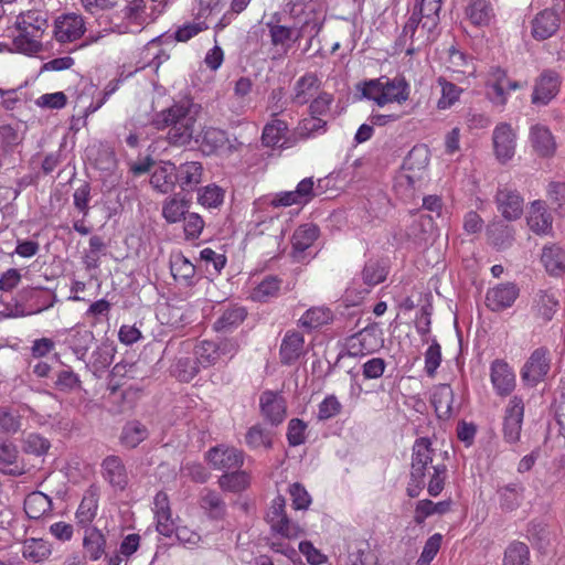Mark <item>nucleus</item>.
<instances>
[{"instance_id":"nucleus-1","label":"nucleus","mask_w":565,"mask_h":565,"mask_svg":"<svg viewBox=\"0 0 565 565\" xmlns=\"http://www.w3.org/2000/svg\"><path fill=\"white\" fill-rule=\"evenodd\" d=\"M200 106L190 102L173 104L157 113L152 125L158 130L168 129L166 140L173 147H186L193 139Z\"/></svg>"},{"instance_id":"nucleus-2","label":"nucleus","mask_w":565,"mask_h":565,"mask_svg":"<svg viewBox=\"0 0 565 565\" xmlns=\"http://www.w3.org/2000/svg\"><path fill=\"white\" fill-rule=\"evenodd\" d=\"M18 34L13 36V47L17 52L32 55L42 51L43 34L49 26L47 20L39 11H28L17 19Z\"/></svg>"},{"instance_id":"nucleus-3","label":"nucleus","mask_w":565,"mask_h":565,"mask_svg":"<svg viewBox=\"0 0 565 565\" xmlns=\"http://www.w3.org/2000/svg\"><path fill=\"white\" fill-rule=\"evenodd\" d=\"M409 86L404 77L390 78L381 76L365 81L361 84L362 97L373 100L382 107L390 103L402 104L408 99Z\"/></svg>"},{"instance_id":"nucleus-4","label":"nucleus","mask_w":565,"mask_h":565,"mask_svg":"<svg viewBox=\"0 0 565 565\" xmlns=\"http://www.w3.org/2000/svg\"><path fill=\"white\" fill-rule=\"evenodd\" d=\"M384 345L383 330L372 323L347 340L348 355L356 358L372 354Z\"/></svg>"},{"instance_id":"nucleus-5","label":"nucleus","mask_w":565,"mask_h":565,"mask_svg":"<svg viewBox=\"0 0 565 565\" xmlns=\"http://www.w3.org/2000/svg\"><path fill=\"white\" fill-rule=\"evenodd\" d=\"M19 301L25 307L22 315H35L53 307L56 295L45 288L26 287L19 292Z\"/></svg>"},{"instance_id":"nucleus-6","label":"nucleus","mask_w":565,"mask_h":565,"mask_svg":"<svg viewBox=\"0 0 565 565\" xmlns=\"http://www.w3.org/2000/svg\"><path fill=\"white\" fill-rule=\"evenodd\" d=\"M205 459L213 469L222 470L226 473L241 469L244 463V454L234 447L218 445L205 454Z\"/></svg>"},{"instance_id":"nucleus-7","label":"nucleus","mask_w":565,"mask_h":565,"mask_svg":"<svg viewBox=\"0 0 565 565\" xmlns=\"http://www.w3.org/2000/svg\"><path fill=\"white\" fill-rule=\"evenodd\" d=\"M435 450L429 438H417L412 448L411 475L415 479L430 475Z\"/></svg>"},{"instance_id":"nucleus-8","label":"nucleus","mask_w":565,"mask_h":565,"mask_svg":"<svg viewBox=\"0 0 565 565\" xmlns=\"http://www.w3.org/2000/svg\"><path fill=\"white\" fill-rule=\"evenodd\" d=\"M498 211L507 221H515L523 214V198L515 189L499 186L494 196Z\"/></svg>"},{"instance_id":"nucleus-9","label":"nucleus","mask_w":565,"mask_h":565,"mask_svg":"<svg viewBox=\"0 0 565 565\" xmlns=\"http://www.w3.org/2000/svg\"><path fill=\"white\" fill-rule=\"evenodd\" d=\"M260 413L273 426L281 424L286 417L287 403L279 392L264 391L259 396Z\"/></svg>"},{"instance_id":"nucleus-10","label":"nucleus","mask_w":565,"mask_h":565,"mask_svg":"<svg viewBox=\"0 0 565 565\" xmlns=\"http://www.w3.org/2000/svg\"><path fill=\"white\" fill-rule=\"evenodd\" d=\"M523 416V401L518 396H513L505 408L503 422V435L508 443L514 444L520 439Z\"/></svg>"},{"instance_id":"nucleus-11","label":"nucleus","mask_w":565,"mask_h":565,"mask_svg":"<svg viewBox=\"0 0 565 565\" xmlns=\"http://www.w3.org/2000/svg\"><path fill=\"white\" fill-rule=\"evenodd\" d=\"M85 32V22L82 15L67 13L58 17L54 24V36L61 43L73 42Z\"/></svg>"},{"instance_id":"nucleus-12","label":"nucleus","mask_w":565,"mask_h":565,"mask_svg":"<svg viewBox=\"0 0 565 565\" xmlns=\"http://www.w3.org/2000/svg\"><path fill=\"white\" fill-rule=\"evenodd\" d=\"M529 228L536 235H550L553 232V216L547 210L546 202L535 200L531 203L526 216Z\"/></svg>"},{"instance_id":"nucleus-13","label":"nucleus","mask_w":565,"mask_h":565,"mask_svg":"<svg viewBox=\"0 0 565 565\" xmlns=\"http://www.w3.org/2000/svg\"><path fill=\"white\" fill-rule=\"evenodd\" d=\"M493 148L497 159L505 163L515 153V134L507 122L498 125L492 135Z\"/></svg>"},{"instance_id":"nucleus-14","label":"nucleus","mask_w":565,"mask_h":565,"mask_svg":"<svg viewBox=\"0 0 565 565\" xmlns=\"http://www.w3.org/2000/svg\"><path fill=\"white\" fill-rule=\"evenodd\" d=\"M102 473L111 488L124 491L129 484V476L122 459L118 456H107L102 462Z\"/></svg>"},{"instance_id":"nucleus-15","label":"nucleus","mask_w":565,"mask_h":565,"mask_svg":"<svg viewBox=\"0 0 565 565\" xmlns=\"http://www.w3.org/2000/svg\"><path fill=\"white\" fill-rule=\"evenodd\" d=\"M550 371L548 351L544 348L536 349L524 364L521 375L524 381L534 385L542 381Z\"/></svg>"},{"instance_id":"nucleus-16","label":"nucleus","mask_w":565,"mask_h":565,"mask_svg":"<svg viewBox=\"0 0 565 565\" xmlns=\"http://www.w3.org/2000/svg\"><path fill=\"white\" fill-rule=\"evenodd\" d=\"M559 76L554 71H544L537 78L532 94V103L547 105L559 90Z\"/></svg>"},{"instance_id":"nucleus-17","label":"nucleus","mask_w":565,"mask_h":565,"mask_svg":"<svg viewBox=\"0 0 565 565\" xmlns=\"http://www.w3.org/2000/svg\"><path fill=\"white\" fill-rule=\"evenodd\" d=\"M203 166L199 161H186L179 166L175 164L174 181L182 191H194L202 182Z\"/></svg>"},{"instance_id":"nucleus-18","label":"nucleus","mask_w":565,"mask_h":565,"mask_svg":"<svg viewBox=\"0 0 565 565\" xmlns=\"http://www.w3.org/2000/svg\"><path fill=\"white\" fill-rule=\"evenodd\" d=\"M559 29V17L552 9L540 11L532 20V36L543 41L553 36Z\"/></svg>"},{"instance_id":"nucleus-19","label":"nucleus","mask_w":565,"mask_h":565,"mask_svg":"<svg viewBox=\"0 0 565 565\" xmlns=\"http://www.w3.org/2000/svg\"><path fill=\"white\" fill-rule=\"evenodd\" d=\"M519 295L514 284H500L488 290L486 303L492 311H501L512 306Z\"/></svg>"},{"instance_id":"nucleus-20","label":"nucleus","mask_w":565,"mask_h":565,"mask_svg":"<svg viewBox=\"0 0 565 565\" xmlns=\"http://www.w3.org/2000/svg\"><path fill=\"white\" fill-rule=\"evenodd\" d=\"M490 377L495 392L501 396L509 395L515 386V375L502 360L492 362Z\"/></svg>"},{"instance_id":"nucleus-21","label":"nucleus","mask_w":565,"mask_h":565,"mask_svg":"<svg viewBox=\"0 0 565 565\" xmlns=\"http://www.w3.org/2000/svg\"><path fill=\"white\" fill-rule=\"evenodd\" d=\"M305 338L298 331H287L279 350L280 362L290 365L305 352Z\"/></svg>"},{"instance_id":"nucleus-22","label":"nucleus","mask_w":565,"mask_h":565,"mask_svg":"<svg viewBox=\"0 0 565 565\" xmlns=\"http://www.w3.org/2000/svg\"><path fill=\"white\" fill-rule=\"evenodd\" d=\"M115 353L116 349L111 342H102L93 351L89 362L86 363V369L89 370L94 376L100 377L113 363Z\"/></svg>"},{"instance_id":"nucleus-23","label":"nucleus","mask_w":565,"mask_h":565,"mask_svg":"<svg viewBox=\"0 0 565 565\" xmlns=\"http://www.w3.org/2000/svg\"><path fill=\"white\" fill-rule=\"evenodd\" d=\"M423 21L424 18L417 12V7H414L411 17L405 23L407 30H412V43L406 49L407 55H413L422 45L431 41V33H427V30L422 32Z\"/></svg>"},{"instance_id":"nucleus-24","label":"nucleus","mask_w":565,"mask_h":565,"mask_svg":"<svg viewBox=\"0 0 565 565\" xmlns=\"http://www.w3.org/2000/svg\"><path fill=\"white\" fill-rule=\"evenodd\" d=\"M423 21L424 18L417 12V7H414L411 17L405 23L407 30H412V43L406 49L407 55H413L422 45L431 41V33H427V30L422 32Z\"/></svg>"},{"instance_id":"nucleus-25","label":"nucleus","mask_w":565,"mask_h":565,"mask_svg":"<svg viewBox=\"0 0 565 565\" xmlns=\"http://www.w3.org/2000/svg\"><path fill=\"white\" fill-rule=\"evenodd\" d=\"M247 317V310L239 305H228L222 310L221 316L214 322L217 332H230L237 328Z\"/></svg>"},{"instance_id":"nucleus-26","label":"nucleus","mask_w":565,"mask_h":565,"mask_svg":"<svg viewBox=\"0 0 565 565\" xmlns=\"http://www.w3.org/2000/svg\"><path fill=\"white\" fill-rule=\"evenodd\" d=\"M530 139L533 149L541 157L553 156L556 149L555 140L550 129L542 125H535L531 128Z\"/></svg>"},{"instance_id":"nucleus-27","label":"nucleus","mask_w":565,"mask_h":565,"mask_svg":"<svg viewBox=\"0 0 565 565\" xmlns=\"http://www.w3.org/2000/svg\"><path fill=\"white\" fill-rule=\"evenodd\" d=\"M83 548L89 561H98L106 551V537L96 527H86L83 536Z\"/></svg>"},{"instance_id":"nucleus-28","label":"nucleus","mask_w":565,"mask_h":565,"mask_svg":"<svg viewBox=\"0 0 565 565\" xmlns=\"http://www.w3.org/2000/svg\"><path fill=\"white\" fill-rule=\"evenodd\" d=\"M175 177V163L171 161L163 162L162 166L158 167L150 178L151 185L162 194L170 193L178 185L174 181Z\"/></svg>"},{"instance_id":"nucleus-29","label":"nucleus","mask_w":565,"mask_h":565,"mask_svg":"<svg viewBox=\"0 0 565 565\" xmlns=\"http://www.w3.org/2000/svg\"><path fill=\"white\" fill-rule=\"evenodd\" d=\"M490 81L494 93L492 100L498 104L505 103L508 90H515L521 87L519 82L508 78L505 71L500 67L492 68Z\"/></svg>"},{"instance_id":"nucleus-30","label":"nucleus","mask_w":565,"mask_h":565,"mask_svg":"<svg viewBox=\"0 0 565 565\" xmlns=\"http://www.w3.org/2000/svg\"><path fill=\"white\" fill-rule=\"evenodd\" d=\"M23 509L29 519L39 520L52 511V500L41 491H33L25 497Z\"/></svg>"},{"instance_id":"nucleus-31","label":"nucleus","mask_w":565,"mask_h":565,"mask_svg":"<svg viewBox=\"0 0 565 565\" xmlns=\"http://www.w3.org/2000/svg\"><path fill=\"white\" fill-rule=\"evenodd\" d=\"M18 448L9 441L0 443V472L19 477L24 473L23 467L18 465Z\"/></svg>"},{"instance_id":"nucleus-32","label":"nucleus","mask_w":565,"mask_h":565,"mask_svg":"<svg viewBox=\"0 0 565 565\" xmlns=\"http://www.w3.org/2000/svg\"><path fill=\"white\" fill-rule=\"evenodd\" d=\"M465 13L468 20L477 26L489 25L494 18L492 4L488 0H470Z\"/></svg>"},{"instance_id":"nucleus-33","label":"nucleus","mask_w":565,"mask_h":565,"mask_svg":"<svg viewBox=\"0 0 565 565\" xmlns=\"http://www.w3.org/2000/svg\"><path fill=\"white\" fill-rule=\"evenodd\" d=\"M190 205L191 200L184 196L179 194L169 196L163 202L162 216L170 224L178 223L189 213Z\"/></svg>"},{"instance_id":"nucleus-34","label":"nucleus","mask_w":565,"mask_h":565,"mask_svg":"<svg viewBox=\"0 0 565 565\" xmlns=\"http://www.w3.org/2000/svg\"><path fill=\"white\" fill-rule=\"evenodd\" d=\"M541 260L553 276H561L565 271V250L556 244L543 247Z\"/></svg>"},{"instance_id":"nucleus-35","label":"nucleus","mask_w":565,"mask_h":565,"mask_svg":"<svg viewBox=\"0 0 565 565\" xmlns=\"http://www.w3.org/2000/svg\"><path fill=\"white\" fill-rule=\"evenodd\" d=\"M443 0H416L417 12L424 18L422 32L433 33L439 23Z\"/></svg>"},{"instance_id":"nucleus-36","label":"nucleus","mask_w":565,"mask_h":565,"mask_svg":"<svg viewBox=\"0 0 565 565\" xmlns=\"http://www.w3.org/2000/svg\"><path fill=\"white\" fill-rule=\"evenodd\" d=\"M320 81L316 74L307 73L301 76L294 86L292 102L305 105L319 89Z\"/></svg>"},{"instance_id":"nucleus-37","label":"nucleus","mask_w":565,"mask_h":565,"mask_svg":"<svg viewBox=\"0 0 565 565\" xmlns=\"http://www.w3.org/2000/svg\"><path fill=\"white\" fill-rule=\"evenodd\" d=\"M52 553L51 544L43 539H26L22 543L21 554L24 559L42 563Z\"/></svg>"},{"instance_id":"nucleus-38","label":"nucleus","mask_w":565,"mask_h":565,"mask_svg":"<svg viewBox=\"0 0 565 565\" xmlns=\"http://www.w3.org/2000/svg\"><path fill=\"white\" fill-rule=\"evenodd\" d=\"M97 509L98 495L96 491H86L75 513L77 524L84 529L90 527L89 525L97 514Z\"/></svg>"},{"instance_id":"nucleus-39","label":"nucleus","mask_w":565,"mask_h":565,"mask_svg":"<svg viewBox=\"0 0 565 565\" xmlns=\"http://www.w3.org/2000/svg\"><path fill=\"white\" fill-rule=\"evenodd\" d=\"M149 436L148 428L139 420L127 422L120 434V444L129 449L136 448Z\"/></svg>"},{"instance_id":"nucleus-40","label":"nucleus","mask_w":565,"mask_h":565,"mask_svg":"<svg viewBox=\"0 0 565 565\" xmlns=\"http://www.w3.org/2000/svg\"><path fill=\"white\" fill-rule=\"evenodd\" d=\"M431 403L439 419H449L452 415L454 392L447 384L440 385L433 394Z\"/></svg>"},{"instance_id":"nucleus-41","label":"nucleus","mask_w":565,"mask_h":565,"mask_svg":"<svg viewBox=\"0 0 565 565\" xmlns=\"http://www.w3.org/2000/svg\"><path fill=\"white\" fill-rule=\"evenodd\" d=\"M487 235L490 243L499 249L508 248L514 241L513 227L501 221L490 224L487 228Z\"/></svg>"},{"instance_id":"nucleus-42","label":"nucleus","mask_w":565,"mask_h":565,"mask_svg":"<svg viewBox=\"0 0 565 565\" xmlns=\"http://www.w3.org/2000/svg\"><path fill=\"white\" fill-rule=\"evenodd\" d=\"M524 487L521 482H511L498 489L500 507L504 511L518 509L523 500Z\"/></svg>"},{"instance_id":"nucleus-43","label":"nucleus","mask_w":565,"mask_h":565,"mask_svg":"<svg viewBox=\"0 0 565 565\" xmlns=\"http://www.w3.org/2000/svg\"><path fill=\"white\" fill-rule=\"evenodd\" d=\"M227 142V135L222 129L207 127L202 130L201 148L206 154L215 153L220 149L224 148Z\"/></svg>"},{"instance_id":"nucleus-44","label":"nucleus","mask_w":565,"mask_h":565,"mask_svg":"<svg viewBox=\"0 0 565 565\" xmlns=\"http://www.w3.org/2000/svg\"><path fill=\"white\" fill-rule=\"evenodd\" d=\"M282 280L276 276H266L252 291V299L267 302L279 296Z\"/></svg>"},{"instance_id":"nucleus-45","label":"nucleus","mask_w":565,"mask_h":565,"mask_svg":"<svg viewBox=\"0 0 565 565\" xmlns=\"http://www.w3.org/2000/svg\"><path fill=\"white\" fill-rule=\"evenodd\" d=\"M332 320V312L330 309L324 307H312L308 309L299 319V326L311 331L327 324Z\"/></svg>"},{"instance_id":"nucleus-46","label":"nucleus","mask_w":565,"mask_h":565,"mask_svg":"<svg viewBox=\"0 0 565 565\" xmlns=\"http://www.w3.org/2000/svg\"><path fill=\"white\" fill-rule=\"evenodd\" d=\"M200 505L212 519H223L226 504L216 491L204 489L200 499Z\"/></svg>"},{"instance_id":"nucleus-47","label":"nucleus","mask_w":565,"mask_h":565,"mask_svg":"<svg viewBox=\"0 0 565 565\" xmlns=\"http://www.w3.org/2000/svg\"><path fill=\"white\" fill-rule=\"evenodd\" d=\"M250 482V478L246 471L236 469L232 472L222 475L218 479V486L222 490L228 492L244 491Z\"/></svg>"},{"instance_id":"nucleus-48","label":"nucleus","mask_w":565,"mask_h":565,"mask_svg":"<svg viewBox=\"0 0 565 565\" xmlns=\"http://www.w3.org/2000/svg\"><path fill=\"white\" fill-rule=\"evenodd\" d=\"M22 415L11 406H0V434L15 435L22 428Z\"/></svg>"},{"instance_id":"nucleus-49","label":"nucleus","mask_w":565,"mask_h":565,"mask_svg":"<svg viewBox=\"0 0 565 565\" xmlns=\"http://www.w3.org/2000/svg\"><path fill=\"white\" fill-rule=\"evenodd\" d=\"M450 510V501L433 502L429 499L419 500L416 503L414 521L422 524L428 516L445 514Z\"/></svg>"},{"instance_id":"nucleus-50","label":"nucleus","mask_w":565,"mask_h":565,"mask_svg":"<svg viewBox=\"0 0 565 565\" xmlns=\"http://www.w3.org/2000/svg\"><path fill=\"white\" fill-rule=\"evenodd\" d=\"M51 441L38 433H29L21 440V449L26 455L41 457L47 454Z\"/></svg>"},{"instance_id":"nucleus-51","label":"nucleus","mask_w":565,"mask_h":565,"mask_svg":"<svg viewBox=\"0 0 565 565\" xmlns=\"http://www.w3.org/2000/svg\"><path fill=\"white\" fill-rule=\"evenodd\" d=\"M193 353L196 358V363L200 364L201 369H207L214 364H216L220 360L216 342L203 340L199 342L194 349Z\"/></svg>"},{"instance_id":"nucleus-52","label":"nucleus","mask_w":565,"mask_h":565,"mask_svg":"<svg viewBox=\"0 0 565 565\" xmlns=\"http://www.w3.org/2000/svg\"><path fill=\"white\" fill-rule=\"evenodd\" d=\"M502 565H530L529 546L523 542H511L504 551Z\"/></svg>"},{"instance_id":"nucleus-53","label":"nucleus","mask_w":565,"mask_h":565,"mask_svg":"<svg viewBox=\"0 0 565 565\" xmlns=\"http://www.w3.org/2000/svg\"><path fill=\"white\" fill-rule=\"evenodd\" d=\"M94 340L95 337L90 330H75L70 337L68 344L77 359L84 361Z\"/></svg>"},{"instance_id":"nucleus-54","label":"nucleus","mask_w":565,"mask_h":565,"mask_svg":"<svg viewBox=\"0 0 565 565\" xmlns=\"http://www.w3.org/2000/svg\"><path fill=\"white\" fill-rule=\"evenodd\" d=\"M447 68L452 73L471 75L475 73L472 60L463 52L451 47L448 53Z\"/></svg>"},{"instance_id":"nucleus-55","label":"nucleus","mask_w":565,"mask_h":565,"mask_svg":"<svg viewBox=\"0 0 565 565\" xmlns=\"http://www.w3.org/2000/svg\"><path fill=\"white\" fill-rule=\"evenodd\" d=\"M200 370L201 366L199 363H196L195 356H180L177 359L175 363L172 366V372L174 376H177L179 381L185 383L192 381L198 375Z\"/></svg>"},{"instance_id":"nucleus-56","label":"nucleus","mask_w":565,"mask_h":565,"mask_svg":"<svg viewBox=\"0 0 565 565\" xmlns=\"http://www.w3.org/2000/svg\"><path fill=\"white\" fill-rule=\"evenodd\" d=\"M319 230L316 225L303 224L299 226L292 235V247L297 252H303L309 248L318 238Z\"/></svg>"},{"instance_id":"nucleus-57","label":"nucleus","mask_w":565,"mask_h":565,"mask_svg":"<svg viewBox=\"0 0 565 565\" xmlns=\"http://www.w3.org/2000/svg\"><path fill=\"white\" fill-rule=\"evenodd\" d=\"M327 131V120L321 117L312 116L303 118L297 126V134L302 139H308L322 135Z\"/></svg>"},{"instance_id":"nucleus-58","label":"nucleus","mask_w":565,"mask_h":565,"mask_svg":"<svg viewBox=\"0 0 565 565\" xmlns=\"http://www.w3.org/2000/svg\"><path fill=\"white\" fill-rule=\"evenodd\" d=\"M546 198L553 211L565 216V182L551 181L546 186Z\"/></svg>"},{"instance_id":"nucleus-59","label":"nucleus","mask_w":565,"mask_h":565,"mask_svg":"<svg viewBox=\"0 0 565 565\" xmlns=\"http://www.w3.org/2000/svg\"><path fill=\"white\" fill-rule=\"evenodd\" d=\"M287 131V125L282 120L267 124L263 130L262 141L266 147H280Z\"/></svg>"},{"instance_id":"nucleus-60","label":"nucleus","mask_w":565,"mask_h":565,"mask_svg":"<svg viewBox=\"0 0 565 565\" xmlns=\"http://www.w3.org/2000/svg\"><path fill=\"white\" fill-rule=\"evenodd\" d=\"M558 300L555 295L548 291L540 290L535 298L537 313L544 321L552 320L556 312Z\"/></svg>"},{"instance_id":"nucleus-61","label":"nucleus","mask_w":565,"mask_h":565,"mask_svg":"<svg viewBox=\"0 0 565 565\" xmlns=\"http://www.w3.org/2000/svg\"><path fill=\"white\" fill-rule=\"evenodd\" d=\"M171 274L175 279L190 284L195 275V266L183 255L178 254L170 263Z\"/></svg>"},{"instance_id":"nucleus-62","label":"nucleus","mask_w":565,"mask_h":565,"mask_svg":"<svg viewBox=\"0 0 565 565\" xmlns=\"http://www.w3.org/2000/svg\"><path fill=\"white\" fill-rule=\"evenodd\" d=\"M428 149L425 147H414L405 158L403 169L411 172L422 171L428 166Z\"/></svg>"},{"instance_id":"nucleus-63","label":"nucleus","mask_w":565,"mask_h":565,"mask_svg":"<svg viewBox=\"0 0 565 565\" xmlns=\"http://www.w3.org/2000/svg\"><path fill=\"white\" fill-rule=\"evenodd\" d=\"M437 82L441 88V97L437 103V107L439 109H447L459 99L462 89L444 77H439Z\"/></svg>"},{"instance_id":"nucleus-64","label":"nucleus","mask_w":565,"mask_h":565,"mask_svg":"<svg viewBox=\"0 0 565 565\" xmlns=\"http://www.w3.org/2000/svg\"><path fill=\"white\" fill-rule=\"evenodd\" d=\"M350 556L352 557V565H375V555L372 553L367 541H356Z\"/></svg>"}]
</instances>
